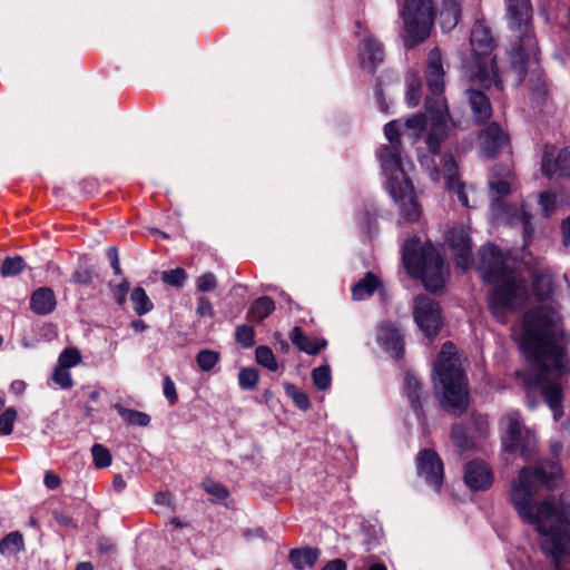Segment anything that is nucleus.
<instances>
[{
	"instance_id": "nucleus-1",
	"label": "nucleus",
	"mask_w": 570,
	"mask_h": 570,
	"mask_svg": "<svg viewBox=\"0 0 570 570\" xmlns=\"http://www.w3.org/2000/svg\"><path fill=\"white\" fill-rule=\"evenodd\" d=\"M562 340L561 317L556 308L539 306L524 315L520 345L531 363L525 373L517 371L515 376L523 380L528 407L535 409L538 401L532 394L540 390L556 421L563 415L562 387L556 379L570 371L569 361L561 346Z\"/></svg>"
},
{
	"instance_id": "nucleus-2",
	"label": "nucleus",
	"mask_w": 570,
	"mask_h": 570,
	"mask_svg": "<svg viewBox=\"0 0 570 570\" xmlns=\"http://www.w3.org/2000/svg\"><path fill=\"white\" fill-rule=\"evenodd\" d=\"M560 475L556 461L542 460L535 468L521 469L510 492L519 517L541 535V549L552 559L556 570H560L561 559L570 556V491L562 492L559 500L548 498L541 503L535 502L534 494L542 487L553 488Z\"/></svg>"
},
{
	"instance_id": "nucleus-3",
	"label": "nucleus",
	"mask_w": 570,
	"mask_h": 570,
	"mask_svg": "<svg viewBox=\"0 0 570 570\" xmlns=\"http://www.w3.org/2000/svg\"><path fill=\"white\" fill-rule=\"evenodd\" d=\"M479 256L478 269L482 279L498 284L490 297L491 313L499 322L504 323L508 313L525 304L529 297L527 284L508 269L504 257L497 246L482 247Z\"/></svg>"
},
{
	"instance_id": "nucleus-4",
	"label": "nucleus",
	"mask_w": 570,
	"mask_h": 570,
	"mask_svg": "<svg viewBox=\"0 0 570 570\" xmlns=\"http://www.w3.org/2000/svg\"><path fill=\"white\" fill-rule=\"evenodd\" d=\"M479 256L478 269L482 279L498 284L490 297L491 313L499 322L504 323L508 313L525 304L529 297L527 284L508 269L504 257L497 246L482 247Z\"/></svg>"
},
{
	"instance_id": "nucleus-5",
	"label": "nucleus",
	"mask_w": 570,
	"mask_h": 570,
	"mask_svg": "<svg viewBox=\"0 0 570 570\" xmlns=\"http://www.w3.org/2000/svg\"><path fill=\"white\" fill-rule=\"evenodd\" d=\"M384 134L389 144L381 149L380 160L386 177V189L397 204L404 219L416 222L421 216V207L402 167V124L399 120L387 122Z\"/></svg>"
},
{
	"instance_id": "nucleus-6",
	"label": "nucleus",
	"mask_w": 570,
	"mask_h": 570,
	"mask_svg": "<svg viewBox=\"0 0 570 570\" xmlns=\"http://www.w3.org/2000/svg\"><path fill=\"white\" fill-rule=\"evenodd\" d=\"M507 20L512 31L513 48L510 62L520 85L530 69L538 65L539 49L532 30V7L530 0H508Z\"/></svg>"
},
{
	"instance_id": "nucleus-7",
	"label": "nucleus",
	"mask_w": 570,
	"mask_h": 570,
	"mask_svg": "<svg viewBox=\"0 0 570 570\" xmlns=\"http://www.w3.org/2000/svg\"><path fill=\"white\" fill-rule=\"evenodd\" d=\"M432 380L435 389L439 384L442 386V406L453 415H461L468 407L466 380L460 356L451 342L442 345L439 357L433 363Z\"/></svg>"
},
{
	"instance_id": "nucleus-8",
	"label": "nucleus",
	"mask_w": 570,
	"mask_h": 570,
	"mask_svg": "<svg viewBox=\"0 0 570 570\" xmlns=\"http://www.w3.org/2000/svg\"><path fill=\"white\" fill-rule=\"evenodd\" d=\"M445 72L442 63V55L439 48H433L426 59V82L433 97H428L425 108L430 112L435 111L432 118L426 144L433 153L441 148L449 136L450 114L445 99L442 97L444 90Z\"/></svg>"
},
{
	"instance_id": "nucleus-9",
	"label": "nucleus",
	"mask_w": 570,
	"mask_h": 570,
	"mask_svg": "<svg viewBox=\"0 0 570 570\" xmlns=\"http://www.w3.org/2000/svg\"><path fill=\"white\" fill-rule=\"evenodd\" d=\"M402 257L407 272L420 277L428 291L438 292L444 287L449 268L432 245L421 246L417 238H411L403 245Z\"/></svg>"
},
{
	"instance_id": "nucleus-10",
	"label": "nucleus",
	"mask_w": 570,
	"mask_h": 570,
	"mask_svg": "<svg viewBox=\"0 0 570 570\" xmlns=\"http://www.w3.org/2000/svg\"><path fill=\"white\" fill-rule=\"evenodd\" d=\"M470 43L472 57L468 65L469 80L483 89L490 88L493 83L502 89V80L498 73L495 58L491 56L494 40L483 21H476L473 24Z\"/></svg>"
},
{
	"instance_id": "nucleus-11",
	"label": "nucleus",
	"mask_w": 570,
	"mask_h": 570,
	"mask_svg": "<svg viewBox=\"0 0 570 570\" xmlns=\"http://www.w3.org/2000/svg\"><path fill=\"white\" fill-rule=\"evenodd\" d=\"M411 46L424 41L431 33L435 8L432 0H404L400 11Z\"/></svg>"
},
{
	"instance_id": "nucleus-12",
	"label": "nucleus",
	"mask_w": 570,
	"mask_h": 570,
	"mask_svg": "<svg viewBox=\"0 0 570 570\" xmlns=\"http://www.w3.org/2000/svg\"><path fill=\"white\" fill-rule=\"evenodd\" d=\"M503 426L502 444L505 451L520 453L524 458L531 456L537 448L538 440L534 432L522 424L519 411L507 412L501 419Z\"/></svg>"
},
{
	"instance_id": "nucleus-13",
	"label": "nucleus",
	"mask_w": 570,
	"mask_h": 570,
	"mask_svg": "<svg viewBox=\"0 0 570 570\" xmlns=\"http://www.w3.org/2000/svg\"><path fill=\"white\" fill-rule=\"evenodd\" d=\"M414 320L428 337L435 336L441 326L439 305L428 296H417L414 306Z\"/></svg>"
},
{
	"instance_id": "nucleus-14",
	"label": "nucleus",
	"mask_w": 570,
	"mask_h": 570,
	"mask_svg": "<svg viewBox=\"0 0 570 570\" xmlns=\"http://www.w3.org/2000/svg\"><path fill=\"white\" fill-rule=\"evenodd\" d=\"M419 475L433 489L439 490L443 481V463L432 450H422L416 458Z\"/></svg>"
},
{
	"instance_id": "nucleus-15",
	"label": "nucleus",
	"mask_w": 570,
	"mask_h": 570,
	"mask_svg": "<svg viewBox=\"0 0 570 570\" xmlns=\"http://www.w3.org/2000/svg\"><path fill=\"white\" fill-rule=\"evenodd\" d=\"M362 41L358 48V60L363 69L368 71L375 69L384 60L382 43L374 38L368 30L358 31Z\"/></svg>"
},
{
	"instance_id": "nucleus-16",
	"label": "nucleus",
	"mask_w": 570,
	"mask_h": 570,
	"mask_svg": "<svg viewBox=\"0 0 570 570\" xmlns=\"http://www.w3.org/2000/svg\"><path fill=\"white\" fill-rule=\"evenodd\" d=\"M479 146L488 158L495 156L508 142V137L501 126L492 122L479 134Z\"/></svg>"
},
{
	"instance_id": "nucleus-17",
	"label": "nucleus",
	"mask_w": 570,
	"mask_h": 570,
	"mask_svg": "<svg viewBox=\"0 0 570 570\" xmlns=\"http://www.w3.org/2000/svg\"><path fill=\"white\" fill-rule=\"evenodd\" d=\"M541 169L546 176L554 174L562 177L570 176V150L564 148L554 155V147L548 146L542 158Z\"/></svg>"
},
{
	"instance_id": "nucleus-18",
	"label": "nucleus",
	"mask_w": 570,
	"mask_h": 570,
	"mask_svg": "<svg viewBox=\"0 0 570 570\" xmlns=\"http://www.w3.org/2000/svg\"><path fill=\"white\" fill-rule=\"evenodd\" d=\"M448 242L455 255L456 265L466 269L471 255V239L468 229L463 226L451 229Z\"/></svg>"
},
{
	"instance_id": "nucleus-19",
	"label": "nucleus",
	"mask_w": 570,
	"mask_h": 570,
	"mask_svg": "<svg viewBox=\"0 0 570 570\" xmlns=\"http://www.w3.org/2000/svg\"><path fill=\"white\" fill-rule=\"evenodd\" d=\"M464 481L474 491L488 489L493 481L490 468L482 461H472L465 465Z\"/></svg>"
},
{
	"instance_id": "nucleus-20",
	"label": "nucleus",
	"mask_w": 570,
	"mask_h": 570,
	"mask_svg": "<svg viewBox=\"0 0 570 570\" xmlns=\"http://www.w3.org/2000/svg\"><path fill=\"white\" fill-rule=\"evenodd\" d=\"M377 341L384 346L392 357L401 358L403 356L404 341L394 325L383 323L377 332Z\"/></svg>"
},
{
	"instance_id": "nucleus-21",
	"label": "nucleus",
	"mask_w": 570,
	"mask_h": 570,
	"mask_svg": "<svg viewBox=\"0 0 570 570\" xmlns=\"http://www.w3.org/2000/svg\"><path fill=\"white\" fill-rule=\"evenodd\" d=\"M443 161V175L445 184L451 194L455 195L461 204L465 207H470L469 198L465 194L464 184L458 178L456 170L458 166L452 156H444Z\"/></svg>"
},
{
	"instance_id": "nucleus-22",
	"label": "nucleus",
	"mask_w": 570,
	"mask_h": 570,
	"mask_svg": "<svg viewBox=\"0 0 570 570\" xmlns=\"http://www.w3.org/2000/svg\"><path fill=\"white\" fill-rule=\"evenodd\" d=\"M468 100L474 120L479 124L485 122L492 115V107L488 96L478 89L466 90Z\"/></svg>"
},
{
	"instance_id": "nucleus-23",
	"label": "nucleus",
	"mask_w": 570,
	"mask_h": 570,
	"mask_svg": "<svg viewBox=\"0 0 570 570\" xmlns=\"http://www.w3.org/2000/svg\"><path fill=\"white\" fill-rule=\"evenodd\" d=\"M404 391L411 407L417 414H421L423 412V400L425 399V393L423 392L422 383L419 377L411 372L405 374Z\"/></svg>"
},
{
	"instance_id": "nucleus-24",
	"label": "nucleus",
	"mask_w": 570,
	"mask_h": 570,
	"mask_svg": "<svg viewBox=\"0 0 570 570\" xmlns=\"http://www.w3.org/2000/svg\"><path fill=\"white\" fill-rule=\"evenodd\" d=\"M289 338L301 351L311 355L317 354L327 345V342L324 338L306 335L299 327L293 328L289 334Z\"/></svg>"
},
{
	"instance_id": "nucleus-25",
	"label": "nucleus",
	"mask_w": 570,
	"mask_h": 570,
	"mask_svg": "<svg viewBox=\"0 0 570 570\" xmlns=\"http://www.w3.org/2000/svg\"><path fill=\"white\" fill-rule=\"evenodd\" d=\"M428 112L430 114L429 121L424 115L416 114V115L409 117L403 125L404 128L409 131V138L412 140L413 144L416 142L421 138V136L425 129H428L425 139L428 138L430 125H431L433 116L435 115V111L430 112L428 110ZM425 145H428V144L425 142ZM426 148H429V146H426ZM428 150L432 155H436L440 151V149L435 153L431 151L430 149H428Z\"/></svg>"
},
{
	"instance_id": "nucleus-26",
	"label": "nucleus",
	"mask_w": 570,
	"mask_h": 570,
	"mask_svg": "<svg viewBox=\"0 0 570 570\" xmlns=\"http://www.w3.org/2000/svg\"><path fill=\"white\" fill-rule=\"evenodd\" d=\"M30 307L38 315L51 313L56 307L53 291L49 287H41L35 291L30 298Z\"/></svg>"
},
{
	"instance_id": "nucleus-27",
	"label": "nucleus",
	"mask_w": 570,
	"mask_h": 570,
	"mask_svg": "<svg viewBox=\"0 0 570 570\" xmlns=\"http://www.w3.org/2000/svg\"><path fill=\"white\" fill-rule=\"evenodd\" d=\"M320 557V550L316 548L293 549L289 552V561L297 570L312 568Z\"/></svg>"
},
{
	"instance_id": "nucleus-28",
	"label": "nucleus",
	"mask_w": 570,
	"mask_h": 570,
	"mask_svg": "<svg viewBox=\"0 0 570 570\" xmlns=\"http://www.w3.org/2000/svg\"><path fill=\"white\" fill-rule=\"evenodd\" d=\"M460 6L458 0H442L440 24L444 31L452 30L460 19Z\"/></svg>"
},
{
	"instance_id": "nucleus-29",
	"label": "nucleus",
	"mask_w": 570,
	"mask_h": 570,
	"mask_svg": "<svg viewBox=\"0 0 570 570\" xmlns=\"http://www.w3.org/2000/svg\"><path fill=\"white\" fill-rule=\"evenodd\" d=\"M275 309V304L272 298L263 296L257 298L248 311V318L250 321L261 322L265 320Z\"/></svg>"
},
{
	"instance_id": "nucleus-30",
	"label": "nucleus",
	"mask_w": 570,
	"mask_h": 570,
	"mask_svg": "<svg viewBox=\"0 0 570 570\" xmlns=\"http://www.w3.org/2000/svg\"><path fill=\"white\" fill-rule=\"evenodd\" d=\"M130 299L137 315L141 316L150 312L154 307L151 301L141 287H135L131 292Z\"/></svg>"
},
{
	"instance_id": "nucleus-31",
	"label": "nucleus",
	"mask_w": 570,
	"mask_h": 570,
	"mask_svg": "<svg viewBox=\"0 0 570 570\" xmlns=\"http://www.w3.org/2000/svg\"><path fill=\"white\" fill-rule=\"evenodd\" d=\"M312 380L316 390L327 391L332 385L331 368L327 364L313 368Z\"/></svg>"
},
{
	"instance_id": "nucleus-32",
	"label": "nucleus",
	"mask_w": 570,
	"mask_h": 570,
	"mask_svg": "<svg viewBox=\"0 0 570 570\" xmlns=\"http://www.w3.org/2000/svg\"><path fill=\"white\" fill-rule=\"evenodd\" d=\"M284 391L288 397L292 399L294 404L302 411H307L311 407V402L305 392L299 390L293 383H284Z\"/></svg>"
},
{
	"instance_id": "nucleus-33",
	"label": "nucleus",
	"mask_w": 570,
	"mask_h": 570,
	"mask_svg": "<svg viewBox=\"0 0 570 570\" xmlns=\"http://www.w3.org/2000/svg\"><path fill=\"white\" fill-rule=\"evenodd\" d=\"M376 289H382V282L377 275L368 272L358 281V299L371 296Z\"/></svg>"
},
{
	"instance_id": "nucleus-34",
	"label": "nucleus",
	"mask_w": 570,
	"mask_h": 570,
	"mask_svg": "<svg viewBox=\"0 0 570 570\" xmlns=\"http://www.w3.org/2000/svg\"><path fill=\"white\" fill-rule=\"evenodd\" d=\"M23 549V538L19 532L7 534L0 542L2 554H16Z\"/></svg>"
},
{
	"instance_id": "nucleus-35",
	"label": "nucleus",
	"mask_w": 570,
	"mask_h": 570,
	"mask_svg": "<svg viewBox=\"0 0 570 570\" xmlns=\"http://www.w3.org/2000/svg\"><path fill=\"white\" fill-rule=\"evenodd\" d=\"M255 358L259 365L272 372H275L278 368L275 355L273 351L267 346H258L255 351Z\"/></svg>"
},
{
	"instance_id": "nucleus-36",
	"label": "nucleus",
	"mask_w": 570,
	"mask_h": 570,
	"mask_svg": "<svg viewBox=\"0 0 570 570\" xmlns=\"http://www.w3.org/2000/svg\"><path fill=\"white\" fill-rule=\"evenodd\" d=\"M451 436L455 446L460 451H466L473 448V440L466 434L464 428L460 424H454L451 429Z\"/></svg>"
},
{
	"instance_id": "nucleus-37",
	"label": "nucleus",
	"mask_w": 570,
	"mask_h": 570,
	"mask_svg": "<svg viewBox=\"0 0 570 570\" xmlns=\"http://www.w3.org/2000/svg\"><path fill=\"white\" fill-rule=\"evenodd\" d=\"M81 362V354L78 348L69 347L63 350L58 358V364L65 368H71Z\"/></svg>"
},
{
	"instance_id": "nucleus-38",
	"label": "nucleus",
	"mask_w": 570,
	"mask_h": 570,
	"mask_svg": "<svg viewBox=\"0 0 570 570\" xmlns=\"http://www.w3.org/2000/svg\"><path fill=\"white\" fill-rule=\"evenodd\" d=\"M119 413L125 422L131 425L146 426L150 422V417L142 412L120 409Z\"/></svg>"
},
{
	"instance_id": "nucleus-39",
	"label": "nucleus",
	"mask_w": 570,
	"mask_h": 570,
	"mask_svg": "<svg viewBox=\"0 0 570 570\" xmlns=\"http://www.w3.org/2000/svg\"><path fill=\"white\" fill-rule=\"evenodd\" d=\"M24 268V262L20 256L8 257L1 265L2 276H16L21 273Z\"/></svg>"
},
{
	"instance_id": "nucleus-40",
	"label": "nucleus",
	"mask_w": 570,
	"mask_h": 570,
	"mask_svg": "<svg viewBox=\"0 0 570 570\" xmlns=\"http://www.w3.org/2000/svg\"><path fill=\"white\" fill-rule=\"evenodd\" d=\"M196 361L203 371L208 372L213 370L219 361V354L210 350H203L197 354Z\"/></svg>"
},
{
	"instance_id": "nucleus-41",
	"label": "nucleus",
	"mask_w": 570,
	"mask_h": 570,
	"mask_svg": "<svg viewBox=\"0 0 570 570\" xmlns=\"http://www.w3.org/2000/svg\"><path fill=\"white\" fill-rule=\"evenodd\" d=\"M94 463L97 468L102 469L111 464V454L107 448L101 444H94L91 448Z\"/></svg>"
},
{
	"instance_id": "nucleus-42",
	"label": "nucleus",
	"mask_w": 570,
	"mask_h": 570,
	"mask_svg": "<svg viewBox=\"0 0 570 570\" xmlns=\"http://www.w3.org/2000/svg\"><path fill=\"white\" fill-rule=\"evenodd\" d=\"M258 382V372L253 367L242 368L238 374V383L243 390H253Z\"/></svg>"
},
{
	"instance_id": "nucleus-43",
	"label": "nucleus",
	"mask_w": 570,
	"mask_h": 570,
	"mask_svg": "<svg viewBox=\"0 0 570 570\" xmlns=\"http://www.w3.org/2000/svg\"><path fill=\"white\" fill-rule=\"evenodd\" d=\"M16 420H17V411L13 407H8L0 415V435L11 434Z\"/></svg>"
},
{
	"instance_id": "nucleus-44",
	"label": "nucleus",
	"mask_w": 570,
	"mask_h": 570,
	"mask_svg": "<svg viewBox=\"0 0 570 570\" xmlns=\"http://www.w3.org/2000/svg\"><path fill=\"white\" fill-rule=\"evenodd\" d=\"M235 337L237 343H239L245 348L252 347L255 343V332L253 327L248 325L238 326L236 328Z\"/></svg>"
},
{
	"instance_id": "nucleus-45",
	"label": "nucleus",
	"mask_w": 570,
	"mask_h": 570,
	"mask_svg": "<svg viewBox=\"0 0 570 570\" xmlns=\"http://www.w3.org/2000/svg\"><path fill=\"white\" fill-rule=\"evenodd\" d=\"M52 381L63 390L71 389L73 381L68 368L56 366L52 373Z\"/></svg>"
},
{
	"instance_id": "nucleus-46",
	"label": "nucleus",
	"mask_w": 570,
	"mask_h": 570,
	"mask_svg": "<svg viewBox=\"0 0 570 570\" xmlns=\"http://www.w3.org/2000/svg\"><path fill=\"white\" fill-rule=\"evenodd\" d=\"M161 279L168 285L180 287L186 281V273L183 268L165 271L161 275Z\"/></svg>"
},
{
	"instance_id": "nucleus-47",
	"label": "nucleus",
	"mask_w": 570,
	"mask_h": 570,
	"mask_svg": "<svg viewBox=\"0 0 570 570\" xmlns=\"http://www.w3.org/2000/svg\"><path fill=\"white\" fill-rule=\"evenodd\" d=\"M203 488L208 494L213 495L216 500H224L228 495V491L223 484L210 479H207L203 482Z\"/></svg>"
},
{
	"instance_id": "nucleus-48",
	"label": "nucleus",
	"mask_w": 570,
	"mask_h": 570,
	"mask_svg": "<svg viewBox=\"0 0 570 570\" xmlns=\"http://www.w3.org/2000/svg\"><path fill=\"white\" fill-rule=\"evenodd\" d=\"M421 96V81L416 77H412L407 82V101L409 105L415 107L419 104Z\"/></svg>"
},
{
	"instance_id": "nucleus-49",
	"label": "nucleus",
	"mask_w": 570,
	"mask_h": 570,
	"mask_svg": "<svg viewBox=\"0 0 570 570\" xmlns=\"http://www.w3.org/2000/svg\"><path fill=\"white\" fill-rule=\"evenodd\" d=\"M419 161L421 163L422 167L426 170L430 178L433 181L440 180V170L435 165V161L428 157L426 155L417 154Z\"/></svg>"
},
{
	"instance_id": "nucleus-50",
	"label": "nucleus",
	"mask_w": 570,
	"mask_h": 570,
	"mask_svg": "<svg viewBox=\"0 0 570 570\" xmlns=\"http://www.w3.org/2000/svg\"><path fill=\"white\" fill-rule=\"evenodd\" d=\"M196 285L199 292L213 291L216 287V277L213 273L203 274L197 278Z\"/></svg>"
},
{
	"instance_id": "nucleus-51",
	"label": "nucleus",
	"mask_w": 570,
	"mask_h": 570,
	"mask_svg": "<svg viewBox=\"0 0 570 570\" xmlns=\"http://www.w3.org/2000/svg\"><path fill=\"white\" fill-rule=\"evenodd\" d=\"M163 391L165 397L171 405L177 402L178 395L176 392V385L168 375L164 376L163 379Z\"/></svg>"
},
{
	"instance_id": "nucleus-52",
	"label": "nucleus",
	"mask_w": 570,
	"mask_h": 570,
	"mask_svg": "<svg viewBox=\"0 0 570 570\" xmlns=\"http://www.w3.org/2000/svg\"><path fill=\"white\" fill-rule=\"evenodd\" d=\"M489 186L492 190H494L500 197L507 196L511 191V184L508 179H498L492 178L489 181Z\"/></svg>"
},
{
	"instance_id": "nucleus-53",
	"label": "nucleus",
	"mask_w": 570,
	"mask_h": 570,
	"mask_svg": "<svg viewBox=\"0 0 570 570\" xmlns=\"http://www.w3.org/2000/svg\"><path fill=\"white\" fill-rule=\"evenodd\" d=\"M472 424L474 428L475 433L479 436H484L488 433L489 430V422L488 417L484 415H474L472 419Z\"/></svg>"
},
{
	"instance_id": "nucleus-54",
	"label": "nucleus",
	"mask_w": 570,
	"mask_h": 570,
	"mask_svg": "<svg viewBox=\"0 0 570 570\" xmlns=\"http://www.w3.org/2000/svg\"><path fill=\"white\" fill-rule=\"evenodd\" d=\"M556 197L551 193H542L540 195V205L544 212V215L549 216L553 209Z\"/></svg>"
},
{
	"instance_id": "nucleus-55",
	"label": "nucleus",
	"mask_w": 570,
	"mask_h": 570,
	"mask_svg": "<svg viewBox=\"0 0 570 570\" xmlns=\"http://www.w3.org/2000/svg\"><path fill=\"white\" fill-rule=\"evenodd\" d=\"M214 313V308L212 303L206 297H200L198 299L197 314L202 317L212 316Z\"/></svg>"
},
{
	"instance_id": "nucleus-56",
	"label": "nucleus",
	"mask_w": 570,
	"mask_h": 570,
	"mask_svg": "<svg viewBox=\"0 0 570 570\" xmlns=\"http://www.w3.org/2000/svg\"><path fill=\"white\" fill-rule=\"evenodd\" d=\"M45 485L50 489L55 490L60 485V478L56 473L51 471H47L43 479Z\"/></svg>"
},
{
	"instance_id": "nucleus-57",
	"label": "nucleus",
	"mask_w": 570,
	"mask_h": 570,
	"mask_svg": "<svg viewBox=\"0 0 570 570\" xmlns=\"http://www.w3.org/2000/svg\"><path fill=\"white\" fill-rule=\"evenodd\" d=\"M107 256H108V258L110 261V264H111V267H112L114 272L116 274H120L121 273V268H120V264H119L117 248L116 247L108 248Z\"/></svg>"
},
{
	"instance_id": "nucleus-58",
	"label": "nucleus",
	"mask_w": 570,
	"mask_h": 570,
	"mask_svg": "<svg viewBox=\"0 0 570 570\" xmlns=\"http://www.w3.org/2000/svg\"><path fill=\"white\" fill-rule=\"evenodd\" d=\"M72 279L78 284H88L91 279V276L88 271H77L73 273Z\"/></svg>"
},
{
	"instance_id": "nucleus-59",
	"label": "nucleus",
	"mask_w": 570,
	"mask_h": 570,
	"mask_svg": "<svg viewBox=\"0 0 570 570\" xmlns=\"http://www.w3.org/2000/svg\"><path fill=\"white\" fill-rule=\"evenodd\" d=\"M562 235H563V245L566 247L570 246V216L562 222Z\"/></svg>"
},
{
	"instance_id": "nucleus-60",
	"label": "nucleus",
	"mask_w": 570,
	"mask_h": 570,
	"mask_svg": "<svg viewBox=\"0 0 570 570\" xmlns=\"http://www.w3.org/2000/svg\"><path fill=\"white\" fill-rule=\"evenodd\" d=\"M155 503L158 504V505L170 507V504H171V497H170L169 493L159 492L155 497Z\"/></svg>"
},
{
	"instance_id": "nucleus-61",
	"label": "nucleus",
	"mask_w": 570,
	"mask_h": 570,
	"mask_svg": "<svg viewBox=\"0 0 570 570\" xmlns=\"http://www.w3.org/2000/svg\"><path fill=\"white\" fill-rule=\"evenodd\" d=\"M322 570H346V564L341 559L330 561Z\"/></svg>"
},
{
	"instance_id": "nucleus-62",
	"label": "nucleus",
	"mask_w": 570,
	"mask_h": 570,
	"mask_svg": "<svg viewBox=\"0 0 570 570\" xmlns=\"http://www.w3.org/2000/svg\"><path fill=\"white\" fill-rule=\"evenodd\" d=\"M24 390H26V383L21 380H16L10 385V391L16 395L22 394L24 392Z\"/></svg>"
},
{
	"instance_id": "nucleus-63",
	"label": "nucleus",
	"mask_w": 570,
	"mask_h": 570,
	"mask_svg": "<svg viewBox=\"0 0 570 570\" xmlns=\"http://www.w3.org/2000/svg\"><path fill=\"white\" fill-rule=\"evenodd\" d=\"M112 487L116 491L120 492L126 488V481L120 474H116L112 480Z\"/></svg>"
},
{
	"instance_id": "nucleus-64",
	"label": "nucleus",
	"mask_w": 570,
	"mask_h": 570,
	"mask_svg": "<svg viewBox=\"0 0 570 570\" xmlns=\"http://www.w3.org/2000/svg\"><path fill=\"white\" fill-rule=\"evenodd\" d=\"M76 570H94V566L90 562H80Z\"/></svg>"
}]
</instances>
